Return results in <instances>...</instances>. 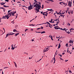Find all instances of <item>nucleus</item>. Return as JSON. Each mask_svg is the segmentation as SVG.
<instances>
[{
	"instance_id": "nucleus-1",
	"label": "nucleus",
	"mask_w": 74,
	"mask_h": 74,
	"mask_svg": "<svg viewBox=\"0 0 74 74\" xmlns=\"http://www.w3.org/2000/svg\"><path fill=\"white\" fill-rule=\"evenodd\" d=\"M39 4L36 3L34 6V7H36V8H38V7L40 5Z\"/></svg>"
},
{
	"instance_id": "nucleus-2",
	"label": "nucleus",
	"mask_w": 74,
	"mask_h": 74,
	"mask_svg": "<svg viewBox=\"0 0 74 74\" xmlns=\"http://www.w3.org/2000/svg\"><path fill=\"white\" fill-rule=\"evenodd\" d=\"M41 9L40 8L38 7L37 8H35V10H36V11H37L38 12H39L40 11L39 10H41Z\"/></svg>"
},
{
	"instance_id": "nucleus-3",
	"label": "nucleus",
	"mask_w": 74,
	"mask_h": 74,
	"mask_svg": "<svg viewBox=\"0 0 74 74\" xmlns=\"http://www.w3.org/2000/svg\"><path fill=\"white\" fill-rule=\"evenodd\" d=\"M7 18V19H8V18L7 16V14H6L5 16H3V17L2 18H0V19H6V18Z\"/></svg>"
},
{
	"instance_id": "nucleus-4",
	"label": "nucleus",
	"mask_w": 74,
	"mask_h": 74,
	"mask_svg": "<svg viewBox=\"0 0 74 74\" xmlns=\"http://www.w3.org/2000/svg\"><path fill=\"white\" fill-rule=\"evenodd\" d=\"M36 33H41V34H43V33H45V31H43L42 32H37L35 31Z\"/></svg>"
},
{
	"instance_id": "nucleus-5",
	"label": "nucleus",
	"mask_w": 74,
	"mask_h": 74,
	"mask_svg": "<svg viewBox=\"0 0 74 74\" xmlns=\"http://www.w3.org/2000/svg\"><path fill=\"white\" fill-rule=\"evenodd\" d=\"M16 13V11H15V12L13 11V12H12V16H16L14 15H15V14Z\"/></svg>"
},
{
	"instance_id": "nucleus-6",
	"label": "nucleus",
	"mask_w": 74,
	"mask_h": 74,
	"mask_svg": "<svg viewBox=\"0 0 74 74\" xmlns=\"http://www.w3.org/2000/svg\"><path fill=\"white\" fill-rule=\"evenodd\" d=\"M38 7H39V8H42V9H43V8H44V5H42V8L41 7V4L38 7Z\"/></svg>"
},
{
	"instance_id": "nucleus-7",
	"label": "nucleus",
	"mask_w": 74,
	"mask_h": 74,
	"mask_svg": "<svg viewBox=\"0 0 74 74\" xmlns=\"http://www.w3.org/2000/svg\"><path fill=\"white\" fill-rule=\"evenodd\" d=\"M32 9H33V8H32V7L30 6V5L29 6H28V10H32Z\"/></svg>"
},
{
	"instance_id": "nucleus-8",
	"label": "nucleus",
	"mask_w": 74,
	"mask_h": 74,
	"mask_svg": "<svg viewBox=\"0 0 74 74\" xmlns=\"http://www.w3.org/2000/svg\"><path fill=\"white\" fill-rule=\"evenodd\" d=\"M47 10H48V11H51V12H53V11H54V10H53L52 9H47Z\"/></svg>"
},
{
	"instance_id": "nucleus-9",
	"label": "nucleus",
	"mask_w": 74,
	"mask_h": 74,
	"mask_svg": "<svg viewBox=\"0 0 74 74\" xmlns=\"http://www.w3.org/2000/svg\"><path fill=\"white\" fill-rule=\"evenodd\" d=\"M2 3H1L0 4L1 5H4L5 4V3L3 2H2Z\"/></svg>"
},
{
	"instance_id": "nucleus-10",
	"label": "nucleus",
	"mask_w": 74,
	"mask_h": 74,
	"mask_svg": "<svg viewBox=\"0 0 74 74\" xmlns=\"http://www.w3.org/2000/svg\"><path fill=\"white\" fill-rule=\"evenodd\" d=\"M37 1L36 0H34V4H36V3H37Z\"/></svg>"
},
{
	"instance_id": "nucleus-11",
	"label": "nucleus",
	"mask_w": 74,
	"mask_h": 74,
	"mask_svg": "<svg viewBox=\"0 0 74 74\" xmlns=\"http://www.w3.org/2000/svg\"><path fill=\"white\" fill-rule=\"evenodd\" d=\"M13 45L12 44L11 45L12 46V49L13 50H14V49H15V48L14 47H13Z\"/></svg>"
},
{
	"instance_id": "nucleus-12",
	"label": "nucleus",
	"mask_w": 74,
	"mask_h": 74,
	"mask_svg": "<svg viewBox=\"0 0 74 74\" xmlns=\"http://www.w3.org/2000/svg\"><path fill=\"white\" fill-rule=\"evenodd\" d=\"M9 15H10V14H9V13H7V15H6V16H7V17H8V18L9 19V18H10V17H9L8 16H9Z\"/></svg>"
},
{
	"instance_id": "nucleus-13",
	"label": "nucleus",
	"mask_w": 74,
	"mask_h": 74,
	"mask_svg": "<svg viewBox=\"0 0 74 74\" xmlns=\"http://www.w3.org/2000/svg\"><path fill=\"white\" fill-rule=\"evenodd\" d=\"M49 49L47 50V49H46L45 50H43V53H44V52H47V51H48Z\"/></svg>"
},
{
	"instance_id": "nucleus-14",
	"label": "nucleus",
	"mask_w": 74,
	"mask_h": 74,
	"mask_svg": "<svg viewBox=\"0 0 74 74\" xmlns=\"http://www.w3.org/2000/svg\"><path fill=\"white\" fill-rule=\"evenodd\" d=\"M49 0H47L46 1H45V3H48V4H49L50 2H47V1H49Z\"/></svg>"
},
{
	"instance_id": "nucleus-15",
	"label": "nucleus",
	"mask_w": 74,
	"mask_h": 74,
	"mask_svg": "<svg viewBox=\"0 0 74 74\" xmlns=\"http://www.w3.org/2000/svg\"><path fill=\"white\" fill-rule=\"evenodd\" d=\"M54 61L53 62V63H55V61H56V60L55 59V55L54 56Z\"/></svg>"
},
{
	"instance_id": "nucleus-16",
	"label": "nucleus",
	"mask_w": 74,
	"mask_h": 74,
	"mask_svg": "<svg viewBox=\"0 0 74 74\" xmlns=\"http://www.w3.org/2000/svg\"><path fill=\"white\" fill-rule=\"evenodd\" d=\"M43 24H47V23H44L42 24H38L37 25H36V26L38 25H43Z\"/></svg>"
},
{
	"instance_id": "nucleus-17",
	"label": "nucleus",
	"mask_w": 74,
	"mask_h": 74,
	"mask_svg": "<svg viewBox=\"0 0 74 74\" xmlns=\"http://www.w3.org/2000/svg\"><path fill=\"white\" fill-rule=\"evenodd\" d=\"M18 34H19V33H18L17 34L16 33L15 34V36L16 37V36H17L18 35Z\"/></svg>"
},
{
	"instance_id": "nucleus-18",
	"label": "nucleus",
	"mask_w": 74,
	"mask_h": 74,
	"mask_svg": "<svg viewBox=\"0 0 74 74\" xmlns=\"http://www.w3.org/2000/svg\"><path fill=\"white\" fill-rule=\"evenodd\" d=\"M70 11L71 13V14H73V10H71Z\"/></svg>"
},
{
	"instance_id": "nucleus-19",
	"label": "nucleus",
	"mask_w": 74,
	"mask_h": 74,
	"mask_svg": "<svg viewBox=\"0 0 74 74\" xmlns=\"http://www.w3.org/2000/svg\"><path fill=\"white\" fill-rule=\"evenodd\" d=\"M71 4V2L69 1L68 3V6H70V4Z\"/></svg>"
},
{
	"instance_id": "nucleus-20",
	"label": "nucleus",
	"mask_w": 74,
	"mask_h": 74,
	"mask_svg": "<svg viewBox=\"0 0 74 74\" xmlns=\"http://www.w3.org/2000/svg\"><path fill=\"white\" fill-rule=\"evenodd\" d=\"M13 32H18V31H17V30H16L15 29H14L13 30Z\"/></svg>"
},
{
	"instance_id": "nucleus-21",
	"label": "nucleus",
	"mask_w": 74,
	"mask_h": 74,
	"mask_svg": "<svg viewBox=\"0 0 74 74\" xmlns=\"http://www.w3.org/2000/svg\"><path fill=\"white\" fill-rule=\"evenodd\" d=\"M58 22L57 21V23L56 24V25H58V24L59 23V20H58Z\"/></svg>"
},
{
	"instance_id": "nucleus-22",
	"label": "nucleus",
	"mask_w": 74,
	"mask_h": 74,
	"mask_svg": "<svg viewBox=\"0 0 74 74\" xmlns=\"http://www.w3.org/2000/svg\"><path fill=\"white\" fill-rule=\"evenodd\" d=\"M49 26L51 28L52 27V25L50 24V25H49Z\"/></svg>"
},
{
	"instance_id": "nucleus-23",
	"label": "nucleus",
	"mask_w": 74,
	"mask_h": 74,
	"mask_svg": "<svg viewBox=\"0 0 74 74\" xmlns=\"http://www.w3.org/2000/svg\"><path fill=\"white\" fill-rule=\"evenodd\" d=\"M72 4V2H71V4H70V5H69V7H71V4Z\"/></svg>"
},
{
	"instance_id": "nucleus-24",
	"label": "nucleus",
	"mask_w": 74,
	"mask_h": 74,
	"mask_svg": "<svg viewBox=\"0 0 74 74\" xmlns=\"http://www.w3.org/2000/svg\"><path fill=\"white\" fill-rule=\"evenodd\" d=\"M58 48H60V43L59 44V46L58 47Z\"/></svg>"
},
{
	"instance_id": "nucleus-25",
	"label": "nucleus",
	"mask_w": 74,
	"mask_h": 74,
	"mask_svg": "<svg viewBox=\"0 0 74 74\" xmlns=\"http://www.w3.org/2000/svg\"><path fill=\"white\" fill-rule=\"evenodd\" d=\"M0 9H3V10H4H4H5V9L4 8L1 7H0Z\"/></svg>"
},
{
	"instance_id": "nucleus-26",
	"label": "nucleus",
	"mask_w": 74,
	"mask_h": 74,
	"mask_svg": "<svg viewBox=\"0 0 74 74\" xmlns=\"http://www.w3.org/2000/svg\"><path fill=\"white\" fill-rule=\"evenodd\" d=\"M18 25H15V27L16 29H17V27H18Z\"/></svg>"
},
{
	"instance_id": "nucleus-27",
	"label": "nucleus",
	"mask_w": 74,
	"mask_h": 74,
	"mask_svg": "<svg viewBox=\"0 0 74 74\" xmlns=\"http://www.w3.org/2000/svg\"><path fill=\"white\" fill-rule=\"evenodd\" d=\"M9 35H8V34H6V37L5 38H7V37H8Z\"/></svg>"
},
{
	"instance_id": "nucleus-28",
	"label": "nucleus",
	"mask_w": 74,
	"mask_h": 74,
	"mask_svg": "<svg viewBox=\"0 0 74 74\" xmlns=\"http://www.w3.org/2000/svg\"><path fill=\"white\" fill-rule=\"evenodd\" d=\"M65 12H64L63 13H60V14H61L62 15V14L63 15H64V14H65Z\"/></svg>"
},
{
	"instance_id": "nucleus-29",
	"label": "nucleus",
	"mask_w": 74,
	"mask_h": 74,
	"mask_svg": "<svg viewBox=\"0 0 74 74\" xmlns=\"http://www.w3.org/2000/svg\"><path fill=\"white\" fill-rule=\"evenodd\" d=\"M58 21H59V19H56V20H54V21H57V22H58Z\"/></svg>"
},
{
	"instance_id": "nucleus-30",
	"label": "nucleus",
	"mask_w": 74,
	"mask_h": 74,
	"mask_svg": "<svg viewBox=\"0 0 74 74\" xmlns=\"http://www.w3.org/2000/svg\"><path fill=\"white\" fill-rule=\"evenodd\" d=\"M59 27H57V28H56V27H54V29H59Z\"/></svg>"
},
{
	"instance_id": "nucleus-31",
	"label": "nucleus",
	"mask_w": 74,
	"mask_h": 74,
	"mask_svg": "<svg viewBox=\"0 0 74 74\" xmlns=\"http://www.w3.org/2000/svg\"><path fill=\"white\" fill-rule=\"evenodd\" d=\"M3 7H5V8H7V5H3Z\"/></svg>"
},
{
	"instance_id": "nucleus-32",
	"label": "nucleus",
	"mask_w": 74,
	"mask_h": 74,
	"mask_svg": "<svg viewBox=\"0 0 74 74\" xmlns=\"http://www.w3.org/2000/svg\"><path fill=\"white\" fill-rule=\"evenodd\" d=\"M68 30V31H69V30H68V29H66V28H65V29H63V30Z\"/></svg>"
},
{
	"instance_id": "nucleus-33",
	"label": "nucleus",
	"mask_w": 74,
	"mask_h": 74,
	"mask_svg": "<svg viewBox=\"0 0 74 74\" xmlns=\"http://www.w3.org/2000/svg\"><path fill=\"white\" fill-rule=\"evenodd\" d=\"M67 25H68V26H70V24L69 23H68Z\"/></svg>"
},
{
	"instance_id": "nucleus-34",
	"label": "nucleus",
	"mask_w": 74,
	"mask_h": 74,
	"mask_svg": "<svg viewBox=\"0 0 74 74\" xmlns=\"http://www.w3.org/2000/svg\"><path fill=\"white\" fill-rule=\"evenodd\" d=\"M19 7H25V5H20V6H19Z\"/></svg>"
},
{
	"instance_id": "nucleus-35",
	"label": "nucleus",
	"mask_w": 74,
	"mask_h": 74,
	"mask_svg": "<svg viewBox=\"0 0 74 74\" xmlns=\"http://www.w3.org/2000/svg\"><path fill=\"white\" fill-rule=\"evenodd\" d=\"M46 23H47V24H49V25H50V23H49V22H46Z\"/></svg>"
},
{
	"instance_id": "nucleus-36",
	"label": "nucleus",
	"mask_w": 74,
	"mask_h": 74,
	"mask_svg": "<svg viewBox=\"0 0 74 74\" xmlns=\"http://www.w3.org/2000/svg\"><path fill=\"white\" fill-rule=\"evenodd\" d=\"M65 46L66 47H68V46H68V43H66V45H65Z\"/></svg>"
},
{
	"instance_id": "nucleus-37",
	"label": "nucleus",
	"mask_w": 74,
	"mask_h": 74,
	"mask_svg": "<svg viewBox=\"0 0 74 74\" xmlns=\"http://www.w3.org/2000/svg\"><path fill=\"white\" fill-rule=\"evenodd\" d=\"M12 11V10H9L8 11V13H9L10 12V11Z\"/></svg>"
},
{
	"instance_id": "nucleus-38",
	"label": "nucleus",
	"mask_w": 74,
	"mask_h": 74,
	"mask_svg": "<svg viewBox=\"0 0 74 74\" xmlns=\"http://www.w3.org/2000/svg\"><path fill=\"white\" fill-rule=\"evenodd\" d=\"M34 25H32V24H31V25H29V26H34Z\"/></svg>"
},
{
	"instance_id": "nucleus-39",
	"label": "nucleus",
	"mask_w": 74,
	"mask_h": 74,
	"mask_svg": "<svg viewBox=\"0 0 74 74\" xmlns=\"http://www.w3.org/2000/svg\"><path fill=\"white\" fill-rule=\"evenodd\" d=\"M48 13H46V14H45V16H47V15H48Z\"/></svg>"
},
{
	"instance_id": "nucleus-40",
	"label": "nucleus",
	"mask_w": 74,
	"mask_h": 74,
	"mask_svg": "<svg viewBox=\"0 0 74 74\" xmlns=\"http://www.w3.org/2000/svg\"><path fill=\"white\" fill-rule=\"evenodd\" d=\"M5 2H8L9 1V0H5Z\"/></svg>"
},
{
	"instance_id": "nucleus-41",
	"label": "nucleus",
	"mask_w": 74,
	"mask_h": 74,
	"mask_svg": "<svg viewBox=\"0 0 74 74\" xmlns=\"http://www.w3.org/2000/svg\"><path fill=\"white\" fill-rule=\"evenodd\" d=\"M62 12V10H60V12H58L60 14V13H61V12Z\"/></svg>"
},
{
	"instance_id": "nucleus-42",
	"label": "nucleus",
	"mask_w": 74,
	"mask_h": 74,
	"mask_svg": "<svg viewBox=\"0 0 74 74\" xmlns=\"http://www.w3.org/2000/svg\"><path fill=\"white\" fill-rule=\"evenodd\" d=\"M7 69H8V67H4L3 68V69H7Z\"/></svg>"
},
{
	"instance_id": "nucleus-43",
	"label": "nucleus",
	"mask_w": 74,
	"mask_h": 74,
	"mask_svg": "<svg viewBox=\"0 0 74 74\" xmlns=\"http://www.w3.org/2000/svg\"><path fill=\"white\" fill-rule=\"evenodd\" d=\"M51 39L52 40H53V38H52V36H51Z\"/></svg>"
},
{
	"instance_id": "nucleus-44",
	"label": "nucleus",
	"mask_w": 74,
	"mask_h": 74,
	"mask_svg": "<svg viewBox=\"0 0 74 74\" xmlns=\"http://www.w3.org/2000/svg\"><path fill=\"white\" fill-rule=\"evenodd\" d=\"M66 33H68L69 34L70 33V32L69 31L68 32H66Z\"/></svg>"
},
{
	"instance_id": "nucleus-45",
	"label": "nucleus",
	"mask_w": 74,
	"mask_h": 74,
	"mask_svg": "<svg viewBox=\"0 0 74 74\" xmlns=\"http://www.w3.org/2000/svg\"><path fill=\"white\" fill-rule=\"evenodd\" d=\"M60 4V5H63V4H62V2H60L59 3Z\"/></svg>"
},
{
	"instance_id": "nucleus-46",
	"label": "nucleus",
	"mask_w": 74,
	"mask_h": 74,
	"mask_svg": "<svg viewBox=\"0 0 74 74\" xmlns=\"http://www.w3.org/2000/svg\"><path fill=\"white\" fill-rule=\"evenodd\" d=\"M15 66L16 67H17V65H16V64H15Z\"/></svg>"
},
{
	"instance_id": "nucleus-47",
	"label": "nucleus",
	"mask_w": 74,
	"mask_h": 74,
	"mask_svg": "<svg viewBox=\"0 0 74 74\" xmlns=\"http://www.w3.org/2000/svg\"><path fill=\"white\" fill-rule=\"evenodd\" d=\"M33 58V57H31V58H30V57H29V59H32V58Z\"/></svg>"
},
{
	"instance_id": "nucleus-48",
	"label": "nucleus",
	"mask_w": 74,
	"mask_h": 74,
	"mask_svg": "<svg viewBox=\"0 0 74 74\" xmlns=\"http://www.w3.org/2000/svg\"><path fill=\"white\" fill-rule=\"evenodd\" d=\"M69 73H72V72H71V71H70V70L69 71Z\"/></svg>"
},
{
	"instance_id": "nucleus-49",
	"label": "nucleus",
	"mask_w": 74,
	"mask_h": 74,
	"mask_svg": "<svg viewBox=\"0 0 74 74\" xmlns=\"http://www.w3.org/2000/svg\"><path fill=\"white\" fill-rule=\"evenodd\" d=\"M68 60H65V62H67V61H68Z\"/></svg>"
},
{
	"instance_id": "nucleus-50",
	"label": "nucleus",
	"mask_w": 74,
	"mask_h": 74,
	"mask_svg": "<svg viewBox=\"0 0 74 74\" xmlns=\"http://www.w3.org/2000/svg\"><path fill=\"white\" fill-rule=\"evenodd\" d=\"M34 5H35V4H34V3H33V4H32V6H34Z\"/></svg>"
},
{
	"instance_id": "nucleus-51",
	"label": "nucleus",
	"mask_w": 74,
	"mask_h": 74,
	"mask_svg": "<svg viewBox=\"0 0 74 74\" xmlns=\"http://www.w3.org/2000/svg\"><path fill=\"white\" fill-rule=\"evenodd\" d=\"M55 16L56 17V19H58V18H57V16H56V15H55Z\"/></svg>"
},
{
	"instance_id": "nucleus-52",
	"label": "nucleus",
	"mask_w": 74,
	"mask_h": 74,
	"mask_svg": "<svg viewBox=\"0 0 74 74\" xmlns=\"http://www.w3.org/2000/svg\"><path fill=\"white\" fill-rule=\"evenodd\" d=\"M42 15H44V16H45V14L43 12V14H42Z\"/></svg>"
},
{
	"instance_id": "nucleus-53",
	"label": "nucleus",
	"mask_w": 74,
	"mask_h": 74,
	"mask_svg": "<svg viewBox=\"0 0 74 74\" xmlns=\"http://www.w3.org/2000/svg\"><path fill=\"white\" fill-rule=\"evenodd\" d=\"M28 30V29H26L25 30V32H26V31H27Z\"/></svg>"
},
{
	"instance_id": "nucleus-54",
	"label": "nucleus",
	"mask_w": 74,
	"mask_h": 74,
	"mask_svg": "<svg viewBox=\"0 0 74 74\" xmlns=\"http://www.w3.org/2000/svg\"><path fill=\"white\" fill-rule=\"evenodd\" d=\"M40 13L41 14H43V11L41 12Z\"/></svg>"
},
{
	"instance_id": "nucleus-55",
	"label": "nucleus",
	"mask_w": 74,
	"mask_h": 74,
	"mask_svg": "<svg viewBox=\"0 0 74 74\" xmlns=\"http://www.w3.org/2000/svg\"><path fill=\"white\" fill-rule=\"evenodd\" d=\"M51 3H52V2H54V1L53 0H51Z\"/></svg>"
},
{
	"instance_id": "nucleus-56",
	"label": "nucleus",
	"mask_w": 74,
	"mask_h": 74,
	"mask_svg": "<svg viewBox=\"0 0 74 74\" xmlns=\"http://www.w3.org/2000/svg\"><path fill=\"white\" fill-rule=\"evenodd\" d=\"M60 15L61 17L62 16H63V15H62V14H60Z\"/></svg>"
},
{
	"instance_id": "nucleus-57",
	"label": "nucleus",
	"mask_w": 74,
	"mask_h": 74,
	"mask_svg": "<svg viewBox=\"0 0 74 74\" xmlns=\"http://www.w3.org/2000/svg\"><path fill=\"white\" fill-rule=\"evenodd\" d=\"M58 53H57V52H56L55 55H57V54H58Z\"/></svg>"
},
{
	"instance_id": "nucleus-58",
	"label": "nucleus",
	"mask_w": 74,
	"mask_h": 74,
	"mask_svg": "<svg viewBox=\"0 0 74 74\" xmlns=\"http://www.w3.org/2000/svg\"><path fill=\"white\" fill-rule=\"evenodd\" d=\"M57 14V15H60V13H58V12Z\"/></svg>"
},
{
	"instance_id": "nucleus-59",
	"label": "nucleus",
	"mask_w": 74,
	"mask_h": 74,
	"mask_svg": "<svg viewBox=\"0 0 74 74\" xmlns=\"http://www.w3.org/2000/svg\"><path fill=\"white\" fill-rule=\"evenodd\" d=\"M3 30H4V33H5V29L4 28H3Z\"/></svg>"
},
{
	"instance_id": "nucleus-60",
	"label": "nucleus",
	"mask_w": 74,
	"mask_h": 74,
	"mask_svg": "<svg viewBox=\"0 0 74 74\" xmlns=\"http://www.w3.org/2000/svg\"><path fill=\"white\" fill-rule=\"evenodd\" d=\"M8 34V35H9V36H10L11 35V33L10 34Z\"/></svg>"
},
{
	"instance_id": "nucleus-61",
	"label": "nucleus",
	"mask_w": 74,
	"mask_h": 74,
	"mask_svg": "<svg viewBox=\"0 0 74 74\" xmlns=\"http://www.w3.org/2000/svg\"><path fill=\"white\" fill-rule=\"evenodd\" d=\"M16 16H18V14L16 13Z\"/></svg>"
},
{
	"instance_id": "nucleus-62",
	"label": "nucleus",
	"mask_w": 74,
	"mask_h": 74,
	"mask_svg": "<svg viewBox=\"0 0 74 74\" xmlns=\"http://www.w3.org/2000/svg\"><path fill=\"white\" fill-rule=\"evenodd\" d=\"M30 6L31 7V8H33V6H32V5H30Z\"/></svg>"
},
{
	"instance_id": "nucleus-63",
	"label": "nucleus",
	"mask_w": 74,
	"mask_h": 74,
	"mask_svg": "<svg viewBox=\"0 0 74 74\" xmlns=\"http://www.w3.org/2000/svg\"><path fill=\"white\" fill-rule=\"evenodd\" d=\"M53 20V19H51V22H52V21Z\"/></svg>"
},
{
	"instance_id": "nucleus-64",
	"label": "nucleus",
	"mask_w": 74,
	"mask_h": 74,
	"mask_svg": "<svg viewBox=\"0 0 74 74\" xmlns=\"http://www.w3.org/2000/svg\"><path fill=\"white\" fill-rule=\"evenodd\" d=\"M40 29H43V27H42L41 26V27L40 28Z\"/></svg>"
}]
</instances>
